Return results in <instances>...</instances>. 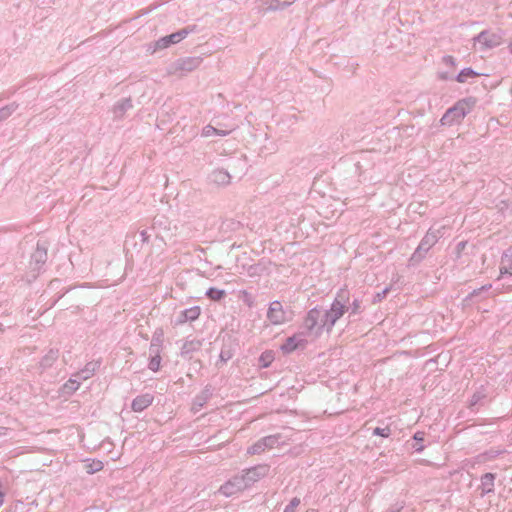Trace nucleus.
I'll return each instance as SVG.
<instances>
[{"mask_svg":"<svg viewBox=\"0 0 512 512\" xmlns=\"http://www.w3.org/2000/svg\"><path fill=\"white\" fill-rule=\"evenodd\" d=\"M481 74L473 70L471 67L463 68L455 77V80L459 83L466 82L467 78H474Z\"/></svg>","mask_w":512,"mask_h":512,"instance_id":"nucleus-29","label":"nucleus"},{"mask_svg":"<svg viewBox=\"0 0 512 512\" xmlns=\"http://www.w3.org/2000/svg\"><path fill=\"white\" fill-rule=\"evenodd\" d=\"M373 435L387 438L391 435V429L389 426L384 428L376 427L373 429Z\"/></svg>","mask_w":512,"mask_h":512,"instance_id":"nucleus-41","label":"nucleus"},{"mask_svg":"<svg viewBox=\"0 0 512 512\" xmlns=\"http://www.w3.org/2000/svg\"><path fill=\"white\" fill-rule=\"evenodd\" d=\"M139 236H140V240H141V245L139 248V250H140L143 248V246L145 244H148L152 238V234H150V227L139 231Z\"/></svg>","mask_w":512,"mask_h":512,"instance_id":"nucleus-39","label":"nucleus"},{"mask_svg":"<svg viewBox=\"0 0 512 512\" xmlns=\"http://www.w3.org/2000/svg\"><path fill=\"white\" fill-rule=\"evenodd\" d=\"M4 503V493L0 492V506H2Z\"/></svg>","mask_w":512,"mask_h":512,"instance_id":"nucleus-52","label":"nucleus"},{"mask_svg":"<svg viewBox=\"0 0 512 512\" xmlns=\"http://www.w3.org/2000/svg\"><path fill=\"white\" fill-rule=\"evenodd\" d=\"M100 367V363L97 361L88 362L83 369L73 375L78 377L80 380H87L91 378Z\"/></svg>","mask_w":512,"mask_h":512,"instance_id":"nucleus-24","label":"nucleus"},{"mask_svg":"<svg viewBox=\"0 0 512 512\" xmlns=\"http://www.w3.org/2000/svg\"><path fill=\"white\" fill-rule=\"evenodd\" d=\"M262 271V268L259 264H254L249 266L247 272L250 277H254L257 275H260V272Z\"/></svg>","mask_w":512,"mask_h":512,"instance_id":"nucleus-44","label":"nucleus"},{"mask_svg":"<svg viewBox=\"0 0 512 512\" xmlns=\"http://www.w3.org/2000/svg\"><path fill=\"white\" fill-rule=\"evenodd\" d=\"M205 295L212 301H221L226 296V291L216 287H210L206 290Z\"/></svg>","mask_w":512,"mask_h":512,"instance_id":"nucleus-31","label":"nucleus"},{"mask_svg":"<svg viewBox=\"0 0 512 512\" xmlns=\"http://www.w3.org/2000/svg\"><path fill=\"white\" fill-rule=\"evenodd\" d=\"M230 133V130H222V129H218V132H215V135H218V136H226Z\"/></svg>","mask_w":512,"mask_h":512,"instance_id":"nucleus-49","label":"nucleus"},{"mask_svg":"<svg viewBox=\"0 0 512 512\" xmlns=\"http://www.w3.org/2000/svg\"><path fill=\"white\" fill-rule=\"evenodd\" d=\"M466 242L461 241L457 244L456 248L458 252H461L465 248Z\"/></svg>","mask_w":512,"mask_h":512,"instance_id":"nucleus-51","label":"nucleus"},{"mask_svg":"<svg viewBox=\"0 0 512 512\" xmlns=\"http://www.w3.org/2000/svg\"><path fill=\"white\" fill-rule=\"evenodd\" d=\"M269 472V466L267 464H259L242 471L241 475L244 478L248 488L251 487L255 482L264 478Z\"/></svg>","mask_w":512,"mask_h":512,"instance_id":"nucleus-9","label":"nucleus"},{"mask_svg":"<svg viewBox=\"0 0 512 512\" xmlns=\"http://www.w3.org/2000/svg\"><path fill=\"white\" fill-rule=\"evenodd\" d=\"M274 360V353L271 350L264 351L259 357V365L262 368H267Z\"/></svg>","mask_w":512,"mask_h":512,"instance_id":"nucleus-33","label":"nucleus"},{"mask_svg":"<svg viewBox=\"0 0 512 512\" xmlns=\"http://www.w3.org/2000/svg\"><path fill=\"white\" fill-rule=\"evenodd\" d=\"M303 327L307 333L315 338L322 335L324 331L330 333L333 326L328 325V316L323 308L316 306L310 309L303 321Z\"/></svg>","mask_w":512,"mask_h":512,"instance_id":"nucleus-1","label":"nucleus"},{"mask_svg":"<svg viewBox=\"0 0 512 512\" xmlns=\"http://www.w3.org/2000/svg\"><path fill=\"white\" fill-rule=\"evenodd\" d=\"M203 59L199 56H189L177 59L173 64V72L189 73L197 69Z\"/></svg>","mask_w":512,"mask_h":512,"instance_id":"nucleus-10","label":"nucleus"},{"mask_svg":"<svg viewBox=\"0 0 512 512\" xmlns=\"http://www.w3.org/2000/svg\"><path fill=\"white\" fill-rule=\"evenodd\" d=\"M232 357V354L229 350H221L219 355V360L222 363H226L228 360H230Z\"/></svg>","mask_w":512,"mask_h":512,"instance_id":"nucleus-47","label":"nucleus"},{"mask_svg":"<svg viewBox=\"0 0 512 512\" xmlns=\"http://www.w3.org/2000/svg\"><path fill=\"white\" fill-rule=\"evenodd\" d=\"M300 504V499L294 497L291 499L290 503L285 507L284 512H295V509Z\"/></svg>","mask_w":512,"mask_h":512,"instance_id":"nucleus-43","label":"nucleus"},{"mask_svg":"<svg viewBox=\"0 0 512 512\" xmlns=\"http://www.w3.org/2000/svg\"><path fill=\"white\" fill-rule=\"evenodd\" d=\"M201 346H202L201 340H197V339L186 340L181 347L180 355L183 358L191 359V354L195 351L200 350Z\"/></svg>","mask_w":512,"mask_h":512,"instance_id":"nucleus-21","label":"nucleus"},{"mask_svg":"<svg viewBox=\"0 0 512 512\" xmlns=\"http://www.w3.org/2000/svg\"><path fill=\"white\" fill-rule=\"evenodd\" d=\"M133 107L130 97L122 98L113 106V115L115 119H122L125 113Z\"/></svg>","mask_w":512,"mask_h":512,"instance_id":"nucleus-19","label":"nucleus"},{"mask_svg":"<svg viewBox=\"0 0 512 512\" xmlns=\"http://www.w3.org/2000/svg\"><path fill=\"white\" fill-rule=\"evenodd\" d=\"M438 76H439V78L441 80H448V79H450V76H449V74L447 72H441V73L438 74Z\"/></svg>","mask_w":512,"mask_h":512,"instance_id":"nucleus-50","label":"nucleus"},{"mask_svg":"<svg viewBox=\"0 0 512 512\" xmlns=\"http://www.w3.org/2000/svg\"><path fill=\"white\" fill-rule=\"evenodd\" d=\"M488 394L484 386L478 388L470 398L469 409L473 412L478 410L479 406H483Z\"/></svg>","mask_w":512,"mask_h":512,"instance_id":"nucleus-17","label":"nucleus"},{"mask_svg":"<svg viewBox=\"0 0 512 512\" xmlns=\"http://www.w3.org/2000/svg\"><path fill=\"white\" fill-rule=\"evenodd\" d=\"M404 508L403 502H396L392 504L386 511L384 512H401Z\"/></svg>","mask_w":512,"mask_h":512,"instance_id":"nucleus-46","label":"nucleus"},{"mask_svg":"<svg viewBox=\"0 0 512 512\" xmlns=\"http://www.w3.org/2000/svg\"><path fill=\"white\" fill-rule=\"evenodd\" d=\"M212 395H213L212 387L210 385H206L202 389V391L194 397L193 402H192V410L194 412H198L199 410H201L207 404V402L211 399Z\"/></svg>","mask_w":512,"mask_h":512,"instance_id":"nucleus-15","label":"nucleus"},{"mask_svg":"<svg viewBox=\"0 0 512 512\" xmlns=\"http://www.w3.org/2000/svg\"><path fill=\"white\" fill-rule=\"evenodd\" d=\"M247 488L248 486L245 483L244 478L241 474H238L231 477L224 484H222L218 490V493L225 497H231Z\"/></svg>","mask_w":512,"mask_h":512,"instance_id":"nucleus-8","label":"nucleus"},{"mask_svg":"<svg viewBox=\"0 0 512 512\" xmlns=\"http://www.w3.org/2000/svg\"><path fill=\"white\" fill-rule=\"evenodd\" d=\"M306 512H318L316 509H309Z\"/></svg>","mask_w":512,"mask_h":512,"instance_id":"nucleus-54","label":"nucleus"},{"mask_svg":"<svg viewBox=\"0 0 512 512\" xmlns=\"http://www.w3.org/2000/svg\"><path fill=\"white\" fill-rule=\"evenodd\" d=\"M47 259V248L38 242L35 251L31 255L30 264L34 266L33 270L40 271L43 265L46 263Z\"/></svg>","mask_w":512,"mask_h":512,"instance_id":"nucleus-13","label":"nucleus"},{"mask_svg":"<svg viewBox=\"0 0 512 512\" xmlns=\"http://www.w3.org/2000/svg\"><path fill=\"white\" fill-rule=\"evenodd\" d=\"M104 464L101 460L98 459H86L85 460V469L86 472L90 475L99 472L103 469Z\"/></svg>","mask_w":512,"mask_h":512,"instance_id":"nucleus-28","label":"nucleus"},{"mask_svg":"<svg viewBox=\"0 0 512 512\" xmlns=\"http://www.w3.org/2000/svg\"><path fill=\"white\" fill-rule=\"evenodd\" d=\"M197 26L196 25H189L184 27L183 29L178 30L177 32H174L170 35L163 36L159 38L154 43L153 51L166 49L172 44H177L183 39H185L189 34L196 32Z\"/></svg>","mask_w":512,"mask_h":512,"instance_id":"nucleus-4","label":"nucleus"},{"mask_svg":"<svg viewBox=\"0 0 512 512\" xmlns=\"http://www.w3.org/2000/svg\"><path fill=\"white\" fill-rule=\"evenodd\" d=\"M424 438L425 432L423 431H417L413 435V440L415 441V443L412 445V448L414 449L415 452L420 453L425 449V446L423 445Z\"/></svg>","mask_w":512,"mask_h":512,"instance_id":"nucleus-32","label":"nucleus"},{"mask_svg":"<svg viewBox=\"0 0 512 512\" xmlns=\"http://www.w3.org/2000/svg\"><path fill=\"white\" fill-rule=\"evenodd\" d=\"M346 310L350 311V316L361 314L364 311L362 307V301L359 298H354L352 303L347 307Z\"/></svg>","mask_w":512,"mask_h":512,"instance_id":"nucleus-37","label":"nucleus"},{"mask_svg":"<svg viewBox=\"0 0 512 512\" xmlns=\"http://www.w3.org/2000/svg\"><path fill=\"white\" fill-rule=\"evenodd\" d=\"M59 357V349L57 348H51L48 350V352L41 358L39 362V367L42 371L51 368L53 364L56 362V360Z\"/></svg>","mask_w":512,"mask_h":512,"instance_id":"nucleus-22","label":"nucleus"},{"mask_svg":"<svg viewBox=\"0 0 512 512\" xmlns=\"http://www.w3.org/2000/svg\"><path fill=\"white\" fill-rule=\"evenodd\" d=\"M500 274L512 276V246L504 251L501 257Z\"/></svg>","mask_w":512,"mask_h":512,"instance_id":"nucleus-23","label":"nucleus"},{"mask_svg":"<svg viewBox=\"0 0 512 512\" xmlns=\"http://www.w3.org/2000/svg\"><path fill=\"white\" fill-rule=\"evenodd\" d=\"M508 50H509V53L512 54V38L509 41Z\"/></svg>","mask_w":512,"mask_h":512,"instance_id":"nucleus-53","label":"nucleus"},{"mask_svg":"<svg viewBox=\"0 0 512 512\" xmlns=\"http://www.w3.org/2000/svg\"><path fill=\"white\" fill-rule=\"evenodd\" d=\"M476 103L477 99L473 96L458 100L452 107L446 110L440 119V123L449 126L460 123L472 111Z\"/></svg>","mask_w":512,"mask_h":512,"instance_id":"nucleus-2","label":"nucleus"},{"mask_svg":"<svg viewBox=\"0 0 512 512\" xmlns=\"http://www.w3.org/2000/svg\"><path fill=\"white\" fill-rule=\"evenodd\" d=\"M81 381L78 377H71L63 386V389L65 390V392L69 393V394H72L74 393L76 390H78L80 384H81Z\"/></svg>","mask_w":512,"mask_h":512,"instance_id":"nucleus-35","label":"nucleus"},{"mask_svg":"<svg viewBox=\"0 0 512 512\" xmlns=\"http://www.w3.org/2000/svg\"><path fill=\"white\" fill-rule=\"evenodd\" d=\"M427 253L428 251L419 244L415 251L410 256L408 260V266H418L426 258Z\"/></svg>","mask_w":512,"mask_h":512,"instance_id":"nucleus-25","label":"nucleus"},{"mask_svg":"<svg viewBox=\"0 0 512 512\" xmlns=\"http://www.w3.org/2000/svg\"><path fill=\"white\" fill-rule=\"evenodd\" d=\"M200 313L201 309L199 306H192L190 308L184 309L179 313L176 319V324L181 325L187 321H194L200 316Z\"/></svg>","mask_w":512,"mask_h":512,"instance_id":"nucleus-18","label":"nucleus"},{"mask_svg":"<svg viewBox=\"0 0 512 512\" xmlns=\"http://www.w3.org/2000/svg\"><path fill=\"white\" fill-rule=\"evenodd\" d=\"M473 41L479 42L482 45V50L492 49L502 44L503 32L483 30L473 38Z\"/></svg>","mask_w":512,"mask_h":512,"instance_id":"nucleus-6","label":"nucleus"},{"mask_svg":"<svg viewBox=\"0 0 512 512\" xmlns=\"http://www.w3.org/2000/svg\"><path fill=\"white\" fill-rule=\"evenodd\" d=\"M296 0H265L267 9L271 11L283 10L292 5Z\"/></svg>","mask_w":512,"mask_h":512,"instance_id":"nucleus-26","label":"nucleus"},{"mask_svg":"<svg viewBox=\"0 0 512 512\" xmlns=\"http://www.w3.org/2000/svg\"><path fill=\"white\" fill-rule=\"evenodd\" d=\"M169 228V222L166 217L164 216H156L153 218L152 224L150 226V230L154 232V238L155 240L161 241L164 245L165 238L162 235V229L166 230Z\"/></svg>","mask_w":512,"mask_h":512,"instance_id":"nucleus-14","label":"nucleus"},{"mask_svg":"<svg viewBox=\"0 0 512 512\" xmlns=\"http://www.w3.org/2000/svg\"><path fill=\"white\" fill-rule=\"evenodd\" d=\"M240 298L247 307L252 308L255 304L254 296L247 290H240Z\"/></svg>","mask_w":512,"mask_h":512,"instance_id":"nucleus-38","label":"nucleus"},{"mask_svg":"<svg viewBox=\"0 0 512 512\" xmlns=\"http://www.w3.org/2000/svg\"><path fill=\"white\" fill-rule=\"evenodd\" d=\"M443 63L446 64L447 66H455L456 64V60L453 56H450V55H446L443 57L442 59Z\"/></svg>","mask_w":512,"mask_h":512,"instance_id":"nucleus-48","label":"nucleus"},{"mask_svg":"<svg viewBox=\"0 0 512 512\" xmlns=\"http://www.w3.org/2000/svg\"><path fill=\"white\" fill-rule=\"evenodd\" d=\"M492 285L491 284H486V285H483L481 286L480 288L478 289H474L465 299L464 301H469V300H472L475 296H478L481 292L483 291H488L489 289H491Z\"/></svg>","mask_w":512,"mask_h":512,"instance_id":"nucleus-40","label":"nucleus"},{"mask_svg":"<svg viewBox=\"0 0 512 512\" xmlns=\"http://www.w3.org/2000/svg\"><path fill=\"white\" fill-rule=\"evenodd\" d=\"M390 291V287H385L382 291L377 292L372 299L374 304L381 302L384 298H386L387 294Z\"/></svg>","mask_w":512,"mask_h":512,"instance_id":"nucleus-42","label":"nucleus"},{"mask_svg":"<svg viewBox=\"0 0 512 512\" xmlns=\"http://www.w3.org/2000/svg\"><path fill=\"white\" fill-rule=\"evenodd\" d=\"M160 354H161V352L150 353L148 368L153 372H157L160 369V363H161V355Z\"/></svg>","mask_w":512,"mask_h":512,"instance_id":"nucleus-34","label":"nucleus"},{"mask_svg":"<svg viewBox=\"0 0 512 512\" xmlns=\"http://www.w3.org/2000/svg\"><path fill=\"white\" fill-rule=\"evenodd\" d=\"M154 400L152 394L146 393L135 397L131 403V409L134 412H142L148 408Z\"/></svg>","mask_w":512,"mask_h":512,"instance_id":"nucleus-16","label":"nucleus"},{"mask_svg":"<svg viewBox=\"0 0 512 512\" xmlns=\"http://www.w3.org/2000/svg\"><path fill=\"white\" fill-rule=\"evenodd\" d=\"M215 132H218V128H215L212 125H206L202 129V136L209 137L211 135H215Z\"/></svg>","mask_w":512,"mask_h":512,"instance_id":"nucleus-45","label":"nucleus"},{"mask_svg":"<svg viewBox=\"0 0 512 512\" xmlns=\"http://www.w3.org/2000/svg\"><path fill=\"white\" fill-rule=\"evenodd\" d=\"M230 175L224 169H217L212 173V180L217 184L226 185L230 183Z\"/></svg>","mask_w":512,"mask_h":512,"instance_id":"nucleus-27","label":"nucleus"},{"mask_svg":"<svg viewBox=\"0 0 512 512\" xmlns=\"http://www.w3.org/2000/svg\"><path fill=\"white\" fill-rule=\"evenodd\" d=\"M19 107L16 102H11L0 108V122L8 119Z\"/></svg>","mask_w":512,"mask_h":512,"instance_id":"nucleus-30","label":"nucleus"},{"mask_svg":"<svg viewBox=\"0 0 512 512\" xmlns=\"http://www.w3.org/2000/svg\"><path fill=\"white\" fill-rule=\"evenodd\" d=\"M350 293L347 289H340L333 300L330 309H324L328 316V325L333 326L346 311V304L349 302Z\"/></svg>","mask_w":512,"mask_h":512,"instance_id":"nucleus-3","label":"nucleus"},{"mask_svg":"<svg viewBox=\"0 0 512 512\" xmlns=\"http://www.w3.org/2000/svg\"><path fill=\"white\" fill-rule=\"evenodd\" d=\"M307 336L311 335L307 333V330H305L288 337L281 345V351L283 354H290L297 349L304 350L308 345V340L306 339Z\"/></svg>","mask_w":512,"mask_h":512,"instance_id":"nucleus-7","label":"nucleus"},{"mask_svg":"<svg viewBox=\"0 0 512 512\" xmlns=\"http://www.w3.org/2000/svg\"><path fill=\"white\" fill-rule=\"evenodd\" d=\"M279 440L278 435H269L262 437L254 444L247 448V454L249 455H257L263 453L266 449L273 448Z\"/></svg>","mask_w":512,"mask_h":512,"instance_id":"nucleus-11","label":"nucleus"},{"mask_svg":"<svg viewBox=\"0 0 512 512\" xmlns=\"http://www.w3.org/2000/svg\"><path fill=\"white\" fill-rule=\"evenodd\" d=\"M445 229V226H441L439 228L430 227L419 244L429 252V250L444 236Z\"/></svg>","mask_w":512,"mask_h":512,"instance_id":"nucleus-12","label":"nucleus"},{"mask_svg":"<svg viewBox=\"0 0 512 512\" xmlns=\"http://www.w3.org/2000/svg\"><path fill=\"white\" fill-rule=\"evenodd\" d=\"M162 344H163L162 334H160V335L154 334L152 337L150 346H149V352L150 353L161 352Z\"/></svg>","mask_w":512,"mask_h":512,"instance_id":"nucleus-36","label":"nucleus"},{"mask_svg":"<svg viewBox=\"0 0 512 512\" xmlns=\"http://www.w3.org/2000/svg\"><path fill=\"white\" fill-rule=\"evenodd\" d=\"M496 479V474L494 473H485L481 476V484H480V490L481 495H487L494 492V482Z\"/></svg>","mask_w":512,"mask_h":512,"instance_id":"nucleus-20","label":"nucleus"},{"mask_svg":"<svg viewBox=\"0 0 512 512\" xmlns=\"http://www.w3.org/2000/svg\"><path fill=\"white\" fill-rule=\"evenodd\" d=\"M266 318L273 326L282 325L291 320V317L279 300H274L269 304Z\"/></svg>","mask_w":512,"mask_h":512,"instance_id":"nucleus-5","label":"nucleus"}]
</instances>
